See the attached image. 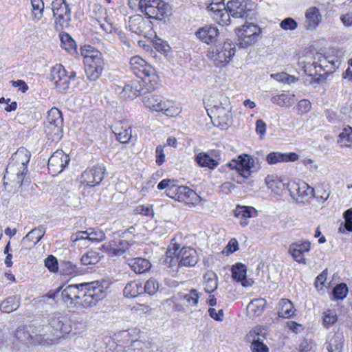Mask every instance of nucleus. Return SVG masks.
<instances>
[{
	"label": "nucleus",
	"mask_w": 352,
	"mask_h": 352,
	"mask_svg": "<svg viewBox=\"0 0 352 352\" xmlns=\"http://www.w3.org/2000/svg\"><path fill=\"white\" fill-rule=\"evenodd\" d=\"M109 287L110 283L104 279L76 284L78 305L85 308L96 305L106 297Z\"/></svg>",
	"instance_id": "1"
},
{
	"label": "nucleus",
	"mask_w": 352,
	"mask_h": 352,
	"mask_svg": "<svg viewBox=\"0 0 352 352\" xmlns=\"http://www.w3.org/2000/svg\"><path fill=\"white\" fill-rule=\"evenodd\" d=\"M87 47L86 52L82 53L85 57L84 63L85 66V74L89 80L95 81L99 78L104 69V61L102 54L98 51H94L90 45Z\"/></svg>",
	"instance_id": "2"
},
{
	"label": "nucleus",
	"mask_w": 352,
	"mask_h": 352,
	"mask_svg": "<svg viewBox=\"0 0 352 352\" xmlns=\"http://www.w3.org/2000/svg\"><path fill=\"white\" fill-rule=\"evenodd\" d=\"M138 6L151 19L162 21L171 14L170 5L163 0H140Z\"/></svg>",
	"instance_id": "3"
},
{
	"label": "nucleus",
	"mask_w": 352,
	"mask_h": 352,
	"mask_svg": "<svg viewBox=\"0 0 352 352\" xmlns=\"http://www.w3.org/2000/svg\"><path fill=\"white\" fill-rule=\"evenodd\" d=\"M63 118L60 111L57 108L51 109L47 113L45 122V132L49 140L58 141L63 136Z\"/></svg>",
	"instance_id": "4"
},
{
	"label": "nucleus",
	"mask_w": 352,
	"mask_h": 352,
	"mask_svg": "<svg viewBox=\"0 0 352 352\" xmlns=\"http://www.w3.org/2000/svg\"><path fill=\"white\" fill-rule=\"evenodd\" d=\"M261 33L260 27L253 23H245L236 30L237 45L239 48H248L254 44Z\"/></svg>",
	"instance_id": "5"
},
{
	"label": "nucleus",
	"mask_w": 352,
	"mask_h": 352,
	"mask_svg": "<svg viewBox=\"0 0 352 352\" xmlns=\"http://www.w3.org/2000/svg\"><path fill=\"white\" fill-rule=\"evenodd\" d=\"M130 67L133 73L138 78H148V83L151 82L153 85H157L159 78L155 74V69L148 64L143 58L138 56L132 57L130 59Z\"/></svg>",
	"instance_id": "6"
},
{
	"label": "nucleus",
	"mask_w": 352,
	"mask_h": 352,
	"mask_svg": "<svg viewBox=\"0 0 352 352\" xmlns=\"http://www.w3.org/2000/svg\"><path fill=\"white\" fill-rule=\"evenodd\" d=\"M236 52V45L230 40L216 45L212 50V58L219 67L226 65Z\"/></svg>",
	"instance_id": "7"
},
{
	"label": "nucleus",
	"mask_w": 352,
	"mask_h": 352,
	"mask_svg": "<svg viewBox=\"0 0 352 352\" xmlns=\"http://www.w3.org/2000/svg\"><path fill=\"white\" fill-rule=\"evenodd\" d=\"M30 153L28 152V151L19 149L12 156V162L13 164L10 163L6 168V171L8 172V168H12V166H16L17 169V172L16 173V183L20 185H22L25 176L28 171L27 166L30 162Z\"/></svg>",
	"instance_id": "8"
},
{
	"label": "nucleus",
	"mask_w": 352,
	"mask_h": 352,
	"mask_svg": "<svg viewBox=\"0 0 352 352\" xmlns=\"http://www.w3.org/2000/svg\"><path fill=\"white\" fill-rule=\"evenodd\" d=\"M137 80H132L129 83L123 87V91L128 94L129 98H135L138 96H144L149 94L156 89L157 85H153L151 82L148 83V78H138Z\"/></svg>",
	"instance_id": "9"
},
{
	"label": "nucleus",
	"mask_w": 352,
	"mask_h": 352,
	"mask_svg": "<svg viewBox=\"0 0 352 352\" xmlns=\"http://www.w3.org/2000/svg\"><path fill=\"white\" fill-rule=\"evenodd\" d=\"M254 163L255 160L250 155L244 153L228 162L227 166L232 170H236L243 178L248 179L252 173Z\"/></svg>",
	"instance_id": "10"
},
{
	"label": "nucleus",
	"mask_w": 352,
	"mask_h": 352,
	"mask_svg": "<svg viewBox=\"0 0 352 352\" xmlns=\"http://www.w3.org/2000/svg\"><path fill=\"white\" fill-rule=\"evenodd\" d=\"M69 161L68 155L62 150H57L49 158L47 167L53 176L58 175L67 167Z\"/></svg>",
	"instance_id": "11"
},
{
	"label": "nucleus",
	"mask_w": 352,
	"mask_h": 352,
	"mask_svg": "<svg viewBox=\"0 0 352 352\" xmlns=\"http://www.w3.org/2000/svg\"><path fill=\"white\" fill-rule=\"evenodd\" d=\"M221 160V151L219 150H209L207 152H201L195 156V161L202 168L215 169Z\"/></svg>",
	"instance_id": "12"
},
{
	"label": "nucleus",
	"mask_w": 352,
	"mask_h": 352,
	"mask_svg": "<svg viewBox=\"0 0 352 352\" xmlns=\"http://www.w3.org/2000/svg\"><path fill=\"white\" fill-rule=\"evenodd\" d=\"M106 173V168L104 166H94L83 172L82 182L86 183L88 186L94 187L100 184Z\"/></svg>",
	"instance_id": "13"
},
{
	"label": "nucleus",
	"mask_w": 352,
	"mask_h": 352,
	"mask_svg": "<svg viewBox=\"0 0 352 352\" xmlns=\"http://www.w3.org/2000/svg\"><path fill=\"white\" fill-rule=\"evenodd\" d=\"M142 102L146 107L153 111L164 112L168 116H172L173 114L166 102L163 101L160 96L153 94L144 95L142 98Z\"/></svg>",
	"instance_id": "14"
},
{
	"label": "nucleus",
	"mask_w": 352,
	"mask_h": 352,
	"mask_svg": "<svg viewBox=\"0 0 352 352\" xmlns=\"http://www.w3.org/2000/svg\"><path fill=\"white\" fill-rule=\"evenodd\" d=\"M52 328V333L55 338H60L69 333L72 330V327L69 320L65 317L52 318L50 322Z\"/></svg>",
	"instance_id": "15"
},
{
	"label": "nucleus",
	"mask_w": 352,
	"mask_h": 352,
	"mask_svg": "<svg viewBox=\"0 0 352 352\" xmlns=\"http://www.w3.org/2000/svg\"><path fill=\"white\" fill-rule=\"evenodd\" d=\"M50 80L54 82L56 87L61 92L67 90V70L60 64H56L51 69Z\"/></svg>",
	"instance_id": "16"
},
{
	"label": "nucleus",
	"mask_w": 352,
	"mask_h": 352,
	"mask_svg": "<svg viewBox=\"0 0 352 352\" xmlns=\"http://www.w3.org/2000/svg\"><path fill=\"white\" fill-rule=\"evenodd\" d=\"M207 10L210 12L212 18L219 25H225L230 23L229 13L226 12V4L210 3L207 6Z\"/></svg>",
	"instance_id": "17"
},
{
	"label": "nucleus",
	"mask_w": 352,
	"mask_h": 352,
	"mask_svg": "<svg viewBox=\"0 0 352 352\" xmlns=\"http://www.w3.org/2000/svg\"><path fill=\"white\" fill-rule=\"evenodd\" d=\"M46 232L44 226H39L30 230L21 241L22 249L30 250L34 248L43 237Z\"/></svg>",
	"instance_id": "18"
},
{
	"label": "nucleus",
	"mask_w": 352,
	"mask_h": 352,
	"mask_svg": "<svg viewBox=\"0 0 352 352\" xmlns=\"http://www.w3.org/2000/svg\"><path fill=\"white\" fill-rule=\"evenodd\" d=\"M290 195L298 201H302V199L314 192V189L304 182L297 183L295 182H289L287 184Z\"/></svg>",
	"instance_id": "19"
},
{
	"label": "nucleus",
	"mask_w": 352,
	"mask_h": 352,
	"mask_svg": "<svg viewBox=\"0 0 352 352\" xmlns=\"http://www.w3.org/2000/svg\"><path fill=\"white\" fill-rule=\"evenodd\" d=\"M311 243L309 241L303 242L292 243L289 246V252L294 261L299 263L306 264L307 261L305 257V252L310 250Z\"/></svg>",
	"instance_id": "20"
},
{
	"label": "nucleus",
	"mask_w": 352,
	"mask_h": 352,
	"mask_svg": "<svg viewBox=\"0 0 352 352\" xmlns=\"http://www.w3.org/2000/svg\"><path fill=\"white\" fill-rule=\"evenodd\" d=\"M248 3L246 0H230L226 4V12L229 16L234 18H243L247 16Z\"/></svg>",
	"instance_id": "21"
},
{
	"label": "nucleus",
	"mask_w": 352,
	"mask_h": 352,
	"mask_svg": "<svg viewBox=\"0 0 352 352\" xmlns=\"http://www.w3.org/2000/svg\"><path fill=\"white\" fill-rule=\"evenodd\" d=\"M219 34V29L212 25L199 28L195 32L197 38L206 44L214 43Z\"/></svg>",
	"instance_id": "22"
},
{
	"label": "nucleus",
	"mask_w": 352,
	"mask_h": 352,
	"mask_svg": "<svg viewBox=\"0 0 352 352\" xmlns=\"http://www.w3.org/2000/svg\"><path fill=\"white\" fill-rule=\"evenodd\" d=\"M179 258L180 266L191 267H194L199 261V256L196 250L190 247H183L179 249Z\"/></svg>",
	"instance_id": "23"
},
{
	"label": "nucleus",
	"mask_w": 352,
	"mask_h": 352,
	"mask_svg": "<svg viewBox=\"0 0 352 352\" xmlns=\"http://www.w3.org/2000/svg\"><path fill=\"white\" fill-rule=\"evenodd\" d=\"M232 277L243 287L251 286L254 283L252 279L247 278V267L241 263H237L232 265Z\"/></svg>",
	"instance_id": "24"
},
{
	"label": "nucleus",
	"mask_w": 352,
	"mask_h": 352,
	"mask_svg": "<svg viewBox=\"0 0 352 352\" xmlns=\"http://www.w3.org/2000/svg\"><path fill=\"white\" fill-rule=\"evenodd\" d=\"M265 159L268 164L273 165L281 162H296L298 159V155L294 152L288 153L271 152L266 156Z\"/></svg>",
	"instance_id": "25"
},
{
	"label": "nucleus",
	"mask_w": 352,
	"mask_h": 352,
	"mask_svg": "<svg viewBox=\"0 0 352 352\" xmlns=\"http://www.w3.org/2000/svg\"><path fill=\"white\" fill-rule=\"evenodd\" d=\"M76 284H71L61 290L60 297L62 301L66 304L67 307H74L78 305L76 297Z\"/></svg>",
	"instance_id": "26"
},
{
	"label": "nucleus",
	"mask_w": 352,
	"mask_h": 352,
	"mask_svg": "<svg viewBox=\"0 0 352 352\" xmlns=\"http://www.w3.org/2000/svg\"><path fill=\"white\" fill-rule=\"evenodd\" d=\"M133 243V241L122 240L120 239L118 242L111 241L109 243L108 245H103V248L111 252L113 256L122 255L129 247Z\"/></svg>",
	"instance_id": "27"
},
{
	"label": "nucleus",
	"mask_w": 352,
	"mask_h": 352,
	"mask_svg": "<svg viewBox=\"0 0 352 352\" xmlns=\"http://www.w3.org/2000/svg\"><path fill=\"white\" fill-rule=\"evenodd\" d=\"M267 301L264 298H256L250 301L247 307V313L250 318L261 316L264 311Z\"/></svg>",
	"instance_id": "28"
},
{
	"label": "nucleus",
	"mask_w": 352,
	"mask_h": 352,
	"mask_svg": "<svg viewBox=\"0 0 352 352\" xmlns=\"http://www.w3.org/2000/svg\"><path fill=\"white\" fill-rule=\"evenodd\" d=\"M344 338L342 333L336 332L327 340V349L329 352H342Z\"/></svg>",
	"instance_id": "29"
},
{
	"label": "nucleus",
	"mask_w": 352,
	"mask_h": 352,
	"mask_svg": "<svg viewBox=\"0 0 352 352\" xmlns=\"http://www.w3.org/2000/svg\"><path fill=\"white\" fill-rule=\"evenodd\" d=\"M130 268L136 274H143L151 267V263L146 258L137 257L128 261Z\"/></svg>",
	"instance_id": "30"
},
{
	"label": "nucleus",
	"mask_w": 352,
	"mask_h": 352,
	"mask_svg": "<svg viewBox=\"0 0 352 352\" xmlns=\"http://www.w3.org/2000/svg\"><path fill=\"white\" fill-rule=\"evenodd\" d=\"M177 190V201L179 202L190 203L196 201L199 198L197 194L187 186H178Z\"/></svg>",
	"instance_id": "31"
},
{
	"label": "nucleus",
	"mask_w": 352,
	"mask_h": 352,
	"mask_svg": "<svg viewBox=\"0 0 352 352\" xmlns=\"http://www.w3.org/2000/svg\"><path fill=\"white\" fill-rule=\"evenodd\" d=\"M256 212V209L252 206H238L235 211V216L241 219L240 225L243 227L246 226L249 221L248 219L252 217V213Z\"/></svg>",
	"instance_id": "32"
},
{
	"label": "nucleus",
	"mask_w": 352,
	"mask_h": 352,
	"mask_svg": "<svg viewBox=\"0 0 352 352\" xmlns=\"http://www.w3.org/2000/svg\"><path fill=\"white\" fill-rule=\"evenodd\" d=\"M305 73L311 76L316 82H320L326 80L325 74L319 72V67L316 61L312 63H308L303 67Z\"/></svg>",
	"instance_id": "33"
},
{
	"label": "nucleus",
	"mask_w": 352,
	"mask_h": 352,
	"mask_svg": "<svg viewBox=\"0 0 352 352\" xmlns=\"http://www.w3.org/2000/svg\"><path fill=\"white\" fill-rule=\"evenodd\" d=\"M305 17L307 28L313 30L318 25L321 16L318 8L311 7L306 11Z\"/></svg>",
	"instance_id": "34"
},
{
	"label": "nucleus",
	"mask_w": 352,
	"mask_h": 352,
	"mask_svg": "<svg viewBox=\"0 0 352 352\" xmlns=\"http://www.w3.org/2000/svg\"><path fill=\"white\" fill-rule=\"evenodd\" d=\"M146 21L144 18L140 15H134L129 18V28L131 32L137 34H142L145 28Z\"/></svg>",
	"instance_id": "35"
},
{
	"label": "nucleus",
	"mask_w": 352,
	"mask_h": 352,
	"mask_svg": "<svg viewBox=\"0 0 352 352\" xmlns=\"http://www.w3.org/2000/svg\"><path fill=\"white\" fill-rule=\"evenodd\" d=\"M123 293L125 297L135 298L144 293L142 284L135 280L131 281L126 285Z\"/></svg>",
	"instance_id": "36"
},
{
	"label": "nucleus",
	"mask_w": 352,
	"mask_h": 352,
	"mask_svg": "<svg viewBox=\"0 0 352 352\" xmlns=\"http://www.w3.org/2000/svg\"><path fill=\"white\" fill-rule=\"evenodd\" d=\"M204 289L206 292L211 294L218 288V277L212 271H208L204 276Z\"/></svg>",
	"instance_id": "37"
},
{
	"label": "nucleus",
	"mask_w": 352,
	"mask_h": 352,
	"mask_svg": "<svg viewBox=\"0 0 352 352\" xmlns=\"http://www.w3.org/2000/svg\"><path fill=\"white\" fill-rule=\"evenodd\" d=\"M52 10L54 16H56V14L62 12L68 17L69 20H71L72 11L69 5L65 0H54L52 3Z\"/></svg>",
	"instance_id": "38"
},
{
	"label": "nucleus",
	"mask_w": 352,
	"mask_h": 352,
	"mask_svg": "<svg viewBox=\"0 0 352 352\" xmlns=\"http://www.w3.org/2000/svg\"><path fill=\"white\" fill-rule=\"evenodd\" d=\"M256 331V329L254 330L255 335L251 343V350L252 352H269L268 346L263 342V340L265 339L264 335Z\"/></svg>",
	"instance_id": "39"
},
{
	"label": "nucleus",
	"mask_w": 352,
	"mask_h": 352,
	"mask_svg": "<svg viewBox=\"0 0 352 352\" xmlns=\"http://www.w3.org/2000/svg\"><path fill=\"white\" fill-rule=\"evenodd\" d=\"M278 315L280 318H288L294 315V305L289 299L283 298L280 302Z\"/></svg>",
	"instance_id": "40"
},
{
	"label": "nucleus",
	"mask_w": 352,
	"mask_h": 352,
	"mask_svg": "<svg viewBox=\"0 0 352 352\" xmlns=\"http://www.w3.org/2000/svg\"><path fill=\"white\" fill-rule=\"evenodd\" d=\"M32 5V16L33 20L39 21L43 16L45 8L43 0H31Z\"/></svg>",
	"instance_id": "41"
},
{
	"label": "nucleus",
	"mask_w": 352,
	"mask_h": 352,
	"mask_svg": "<svg viewBox=\"0 0 352 352\" xmlns=\"http://www.w3.org/2000/svg\"><path fill=\"white\" fill-rule=\"evenodd\" d=\"M272 103L280 107H291L294 103V98L286 94H281L271 98Z\"/></svg>",
	"instance_id": "42"
},
{
	"label": "nucleus",
	"mask_w": 352,
	"mask_h": 352,
	"mask_svg": "<svg viewBox=\"0 0 352 352\" xmlns=\"http://www.w3.org/2000/svg\"><path fill=\"white\" fill-rule=\"evenodd\" d=\"M59 36L61 45L66 51H76V43L69 34L66 32H61Z\"/></svg>",
	"instance_id": "43"
},
{
	"label": "nucleus",
	"mask_w": 352,
	"mask_h": 352,
	"mask_svg": "<svg viewBox=\"0 0 352 352\" xmlns=\"http://www.w3.org/2000/svg\"><path fill=\"white\" fill-rule=\"evenodd\" d=\"M19 307V302L14 296H10L5 299L0 304V309L5 313H10L16 310Z\"/></svg>",
	"instance_id": "44"
},
{
	"label": "nucleus",
	"mask_w": 352,
	"mask_h": 352,
	"mask_svg": "<svg viewBox=\"0 0 352 352\" xmlns=\"http://www.w3.org/2000/svg\"><path fill=\"white\" fill-rule=\"evenodd\" d=\"M100 260L99 254L96 251H89L81 257V263L84 265H92L98 263Z\"/></svg>",
	"instance_id": "45"
},
{
	"label": "nucleus",
	"mask_w": 352,
	"mask_h": 352,
	"mask_svg": "<svg viewBox=\"0 0 352 352\" xmlns=\"http://www.w3.org/2000/svg\"><path fill=\"white\" fill-rule=\"evenodd\" d=\"M349 292L348 287L346 283H342L338 284L332 291V295L334 300H343L346 298Z\"/></svg>",
	"instance_id": "46"
},
{
	"label": "nucleus",
	"mask_w": 352,
	"mask_h": 352,
	"mask_svg": "<svg viewBox=\"0 0 352 352\" xmlns=\"http://www.w3.org/2000/svg\"><path fill=\"white\" fill-rule=\"evenodd\" d=\"M338 142L345 146H349L352 143V127L347 126L339 134Z\"/></svg>",
	"instance_id": "47"
},
{
	"label": "nucleus",
	"mask_w": 352,
	"mask_h": 352,
	"mask_svg": "<svg viewBox=\"0 0 352 352\" xmlns=\"http://www.w3.org/2000/svg\"><path fill=\"white\" fill-rule=\"evenodd\" d=\"M86 238L92 242H99L105 239V234L102 230L89 228L87 229V236H86Z\"/></svg>",
	"instance_id": "48"
},
{
	"label": "nucleus",
	"mask_w": 352,
	"mask_h": 352,
	"mask_svg": "<svg viewBox=\"0 0 352 352\" xmlns=\"http://www.w3.org/2000/svg\"><path fill=\"white\" fill-rule=\"evenodd\" d=\"M160 284L154 278H150L147 280L143 287L144 293H146L151 296L154 295L159 289Z\"/></svg>",
	"instance_id": "49"
},
{
	"label": "nucleus",
	"mask_w": 352,
	"mask_h": 352,
	"mask_svg": "<svg viewBox=\"0 0 352 352\" xmlns=\"http://www.w3.org/2000/svg\"><path fill=\"white\" fill-rule=\"evenodd\" d=\"M316 344L311 339L304 338L298 346V352H316Z\"/></svg>",
	"instance_id": "50"
},
{
	"label": "nucleus",
	"mask_w": 352,
	"mask_h": 352,
	"mask_svg": "<svg viewBox=\"0 0 352 352\" xmlns=\"http://www.w3.org/2000/svg\"><path fill=\"white\" fill-rule=\"evenodd\" d=\"M337 315L333 312L331 310H327L324 312L322 316V323L323 325L328 329L329 325L333 324L337 321Z\"/></svg>",
	"instance_id": "51"
},
{
	"label": "nucleus",
	"mask_w": 352,
	"mask_h": 352,
	"mask_svg": "<svg viewBox=\"0 0 352 352\" xmlns=\"http://www.w3.org/2000/svg\"><path fill=\"white\" fill-rule=\"evenodd\" d=\"M265 183L269 188L272 191H276V189H280L284 184L277 177L273 175H267L265 178Z\"/></svg>",
	"instance_id": "52"
},
{
	"label": "nucleus",
	"mask_w": 352,
	"mask_h": 352,
	"mask_svg": "<svg viewBox=\"0 0 352 352\" xmlns=\"http://www.w3.org/2000/svg\"><path fill=\"white\" fill-rule=\"evenodd\" d=\"M63 287L64 285H62L59 286L57 289L50 290L46 294L42 296L43 300L45 301L50 299L52 300L54 302H58V300H56V298L59 296H60L61 290Z\"/></svg>",
	"instance_id": "53"
},
{
	"label": "nucleus",
	"mask_w": 352,
	"mask_h": 352,
	"mask_svg": "<svg viewBox=\"0 0 352 352\" xmlns=\"http://www.w3.org/2000/svg\"><path fill=\"white\" fill-rule=\"evenodd\" d=\"M114 133L117 140L123 144L128 143L132 138L131 130L130 129H124L119 132L114 131Z\"/></svg>",
	"instance_id": "54"
},
{
	"label": "nucleus",
	"mask_w": 352,
	"mask_h": 352,
	"mask_svg": "<svg viewBox=\"0 0 352 352\" xmlns=\"http://www.w3.org/2000/svg\"><path fill=\"white\" fill-rule=\"evenodd\" d=\"M56 19L55 20V30L56 31H60L63 29L64 25H67L71 20L68 19V17L65 16L64 13L60 12L56 14Z\"/></svg>",
	"instance_id": "55"
},
{
	"label": "nucleus",
	"mask_w": 352,
	"mask_h": 352,
	"mask_svg": "<svg viewBox=\"0 0 352 352\" xmlns=\"http://www.w3.org/2000/svg\"><path fill=\"white\" fill-rule=\"evenodd\" d=\"M45 266L51 272H56L58 269L57 258L53 255H49L45 259Z\"/></svg>",
	"instance_id": "56"
},
{
	"label": "nucleus",
	"mask_w": 352,
	"mask_h": 352,
	"mask_svg": "<svg viewBox=\"0 0 352 352\" xmlns=\"http://www.w3.org/2000/svg\"><path fill=\"white\" fill-rule=\"evenodd\" d=\"M184 298L188 305L195 306L198 304L199 297L197 291L193 289L185 294Z\"/></svg>",
	"instance_id": "57"
},
{
	"label": "nucleus",
	"mask_w": 352,
	"mask_h": 352,
	"mask_svg": "<svg viewBox=\"0 0 352 352\" xmlns=\"http://www.w3.org/2000/svg\"><path fill=\"white\" fill-rule=\"evenodd\" d=\"M280 26L285 30H294L297 28L298 23L293 18L287 17L280 22Z\"/></svg>",
	"instance_id": "58"
},
{
	"label": "nucleus",
	"mask_w": 352,
	"mask_h": 352,
	"mask_svg": "<svg viewBox=\"0 0 352 352\" xmlns=\"http://www.w3.org/2000/svg\"><path fill=\"white\" fill-rule=\"evenodd\" d=\"M329 58L325 56H320L316 61L318 66L319 67V72H324L322 74H325V77L329 74V72H327V69L329 68V64L328 63Z\"/></svg>",
	"instance_id": "59"
},
{
	"label": "nucleus",
	"mask_w": 352,
	"mask_h": 352,
	"mask_svg": "<svg viewBox=\"0 0 352 352\" xmlns=\"http://www.w3.org/2000/svg\"><path fill=\"white\" fill-rule=\"evenodd\" d=\"M180 246L177 243L173 244V254L174 256L171 258V263L168 265L170 267H173L175 266H177V267H181L180 266V259L179 258V252L178 250Z\"/></svg>",
	"instance_id": "60"
},
{
	"label": "nucleus",
	"mask_w": 352,
	"mask_h": 352,
	"mask_svg": "<svg viewBox=\"0 0 352 352\" xmlns=\"http://www.w3.org/2000/svg\"><path fill=\"white\" fill-rule=\"evenodd\" d=\"M328 58L329 68L327 69V72H329V74H332L336 69L339 67L341 61L338 58L333 56H329Z\"/></svg>",
	"instance_id": "61"
},
{
	"label": "nucleus",
	"mask_w": 352,
	"mask_h": 352,
	"mask_svg": "<svg viewBox=\"0 0 352 352\" xmlns=\"http://www.w3.org/2000/svg\"><path fill=\"white\" fill-rule=\"evenodd\" d=\"M60 267L66 274H72L77 271L76 265L71 261H63L60 264Z\"/></svg>",
	"instance_id": "62"
},
{
	"label": "nucleus",
	"mask_w": 352,
	"mask_h": 352,
	"mask_svg": "<svg viewBox=\"0 0 352 352\" xmlns=\"http://www.w3.org/2000/svg\"><path fill=\"white\" fill-rule=\"evenodd\" d=\"M311 109V104L309 100L307 99H302L298 103V109L300 111V114H303L309 112Z\"/></svg>",
	"instance_id": "63"
},
{
	"label": "nucleus",
	"mask_w": 352,
	"mask_h": 352,
	"mask_svg": "<svg viewBox=\"0 0 352 352\" xmlns=\"http://www.w3.org/2000/svg\"><path fill=\"white\" fill-rule=\"evenodd\" d=\"M208 314L212 318L217 321L221 322L223 320L224 314L223 309H219L218 312H217L214 308L210 307L208 309Z\"/></svg>",
	"instance_id": "64"
}]
</instances>
